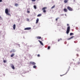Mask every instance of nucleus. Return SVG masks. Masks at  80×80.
I'll return each instance as SVG.
<instances>
[{"label":"nucleus","mask_w":80,"mask_h":80,"mask_svg":"<svg viewBox=\"0 0 80 80\" xmlns=\"http://www.w3.org/2000/svg\"><path fill=\"white\" fill-rule=\"evenodd\" d=\"M55 7V5H54L53 6H52V8H51V9H53V8H54Z\"/></svg>","instance_id":"obj_18"},{"label":"nucleus","mask_w":80,"mask_h":80,"mask_svg":"<svg viewBox=\"0 0 80 80\" xmlns=\"http://www.w3.org/2000/svg\"><path fill=\"white\" fill-rule=\"evenodd\" d=\"M34 8H35V9H37V6H36V5H34Z\"/></svg>","instance_id":"obj_19"},{"label":"nucleus","mask_w":80,"mask_h":80,"mask_svg":"<svg viewBox=\"0 0 80 80\" xmlns=\"http://www.w3.org/2000/svg\"><path fill=\"white\" fill-rule=\"evenodd\" d=\"M74 36H72L70 38H69L68 39V40H70V39H72V38H74Z\"/></svg>","instance_id":"obj_10"},{"label":"nucleus","mask_w":80,"mask_h":80,"mask_svg":"<svg viewBox=\"0 0 80 80\" xmlns=\"http://www.w3.org/2000/svg\"><path fill=\"white\" fill-rule=\"evenodd\" d=\"M60 39H58V42H60Z\"/></svg>","instance_id":"obj_32"},{"label":"nucleus","mask_w":80,"mask_h":80,"mask_svg":"<svg viewBox=\"0 0 80 80\" xmlns=\"http://www.w3.org/2000/svg\"><path fill=\"white\" fill-rule=\"evenodd\" d=\"M30 29H31V28H24L25 30H30Z\"/></svg>","instance_id":"obj_7"},{"label":"nucleus","mask_w":80,"mask_h":80,"mask_svg":"<svg viewBox=\"0 0 80 80\" xmlns=\"http://www.w3.org/2000/svg\"><path fill=\"white\" fill-rule=\"evenodd\" d=\"M30 63L31 65H36V63H35V62H30Z\"/></svg>","instance_id":"obj_5"},{"label":"nucleus","mask_w":80,"mask_h":80,"mask_svg":"<svg viewBox=\"0 0 80 80\" xmlns=\"http://www.w3.org/2000/svg\"><path fill=\"white\" fill-rule=\"evenodd\" d=\"M74 1H75V0H74Z\"/></svg>","instance_id":"obj_39"},{"label":"nucleus","mask_w":80,"mask_h":80,"mask_svg":"<svg viewBox=\"0 0 80 80\" xmlns=\"http://www.w3.org/2000/svg\"><path fill=\"white\" fill-rule=\"evenodd\" d=\"M67 73H68V71L65 74H62V75H60L61 77H62V76H63V75H66V74H67Z\"/></svg>","instance_id":"obj_12"},{"label":"nucleus","mask_w":80,"mask_h":80,"mask_svg":"<svg viewBox=\"0 0 80 80\" xmlns=\"http://www.w3.org/2000/svg\"><path fill=\"white\" fill-rule=\"evenodd\" d=\"M77 55L78 56V54H77Z\"/></svg>","instance_id":"obj_38"},{"label":"nucleus","mask_w":80,"mask_h":80,"mask_svg":"<svg viewBox=\"0 0 80 80\" xmlns=\"http://www.w3.org/2000/svg\"><path fill=\"white\" fill-rule=\"evenodd\" d=\"M27 21H29V19H27Z\"/></svg>","instance_id":"obj_34"},{"label":"nucleus","mask_w":80,"mask_h":80,"mask_svg":"<svg viewBox=\"0 0 80 80\" xmlns=\"http://www.w3.org/2000/svg\"><path fill=\"white\" fill-rule=\"evenodd\" d=\"M15 28H16V25L15 24H14L13 25V30H15Z\"/></svg>","instance_id":"obj_8"},{"label":"nucleus","mask_w":80,"mask_h":80,"mask_svg":"<svg viewBox=\"0 0 80 80\" xmlns=\"http://www.w3.org/2000/svg\"><path fill=\"white\" fill-rule=\"evenodd\" d=\"M68 0H64V3H67V2H68Z\"/></svg>","instance_id":"obj_15"},{"label":"nucleus","mask_w":80,"mask_h":80,"mask_svg":"<svg viewBox=\"0 0 80 80\" xmlns=\"http://www.w3.org/2000/svg\"><path fill=\"white\" fill-rule=\"evenodd\" d=\"M32 2H35L36 0H32Z\"/></svg>","instance_id":"obj_27"},{"label":"nucleus","mask_w":80,"mask_h":80,"mask_svg":"<svg viewBox=\"0 0 80 80\" xmlns=\"http://www.w3.org/2000/svg\"><path fill=\"white\" fill-rule=\"evenodd\" d=\"M33 68H37V66H36V65H34L33 66Z\"/></svg>","instance_id":"obj_20"},{"label":"nucleus","mask_w":80,"mask_h":80,"mask_svg":"<svg viewBox=\"0 0 80 80\" xmlns=\"http://www.w3.org/2000/svg\"><path fill=\"white\" fill-rule=\"evenodd\" d=\"M1 18V16H0V19Z\"/></svg>","instance_id":"obj_36"},{"label":"nucleus","mask_w":80,"mask_h":80,"mask_svg":"<svg viewBox=\"0 0 80 80\" xmlns=\"http://www.w3.org/2000/svg\"><path fill=\"white\" fill-rule=\"evenodd\" d=\"M64 11L65 12H67V11H68V10L66 8H64Z\"/></svg>","instance_id":"obj_13"},{"label":"nucleus","mask_w":80,"mask_h":80,"mask_svg":"<svg viewBox=\"0 0 80 80\" xmlns=\"http://www.w3.org/2000/svg\"><path fill=\"white\" fill-rule=\"evenodd\" d=\"M38 21H39V19H38V18H37L36 20V23H38Z\"/></svg>","instance_id":"obj_14"},{"label":"nucleus","mask_w":80,"mask_h":80,"mask_svg":"<svg viewBox=\"0 0 80 80\" xmlns=\"http://www.w3.org/2000/svg\"><path fill=\"white\" fill-rule=\"evenodd\" d=\"M41 16H42V14H39L38 15L37 17H41Z\"/></svg>","instance_id":"obj_17"},{"label":"nucleus","mask_w":80,"mask_h":80,"mask_svg":"<svg viewBox=\"0 0 80 80\" xmlns=\"http://www.w3.org/2000/svg\"><path fill=\"white\" fill-rule=\"evenodd\" d=\"M14 55H15V54L14 53H12L11 54V57H13V56H14Z\"/></svg>","instance_id":"obj_16"},{"label":"nucleus","mask_w":80,"mask_h":80,"mask_svg":"<svg viewBox=\"0 0 80 80\" xmlns=\"http://www.w3.org/2000/svg\"><path fill=\"white\" fill-rule=\"evenodd\" d=\"M38 57H40V54H38Z\"/></svg>","instance_id":"obj_28"},{"label":"nucleus","mask_w":80,"mask_h":80,"mask_svg":"<svg viewBox=\"0 0 80 80\" xmlns=\"http://www.w3.org/2000/svg\"><path fill=\"white\" fill-rule=\"evenodd\" d=\"M12 52H15V50L14 49H13V50H12Z\"/></svg>","instance_id":"obj_25"},{"label":"nucleus","mask_w":80,"mask_h":80,"mask_svg":"<svg viewBox=\"0 0 80 80\" xmlns=\"http://www.w3.org/2000/svg\"><path fill=\"white\" fill-rule=\"evenodd\" d=\"M48 50H50V47L48 46Z\"/></svg>","instance_id":"obj_22"},{"label":"nucleus","mask_w":80,"mask_h":80,"mask_svg":"<svg viewBox=\"0 0 80 80\" xmlns=\"http://www.w3.org/2000/svg\"><path fill=\"white\" fill-rule=\"evenodd\" d=\"M67 26H69V24H67Z\"/></svg>","instance_id":"obj_35"},{"label":"nucleus","mask_w":80,"mask_h":80,"mask_svg":"<svg viewBox=\"0 0 80 80\" xmlns=\"http://www.w3.org/2000/svg\"><path fill=\"white\" fill-rule=\"evenodd\" d=\"M80 61H79L78 62V65H79V64H80Z\"/></svg>","instance_id":"obj_26"},{"label":"nucleus","mask_w":80,"mask_h":80,"mask_svg":"<svg viewBox=\"0 0 80 80\" xmlns=\"http://www.w3.org/2000/svg\"><path fill=\"white\" fill-rule=\"evenodd\" d=\"M10 52V53H12V52H13V51L12 50Z\"/></svg>","instance_id":"obj_30"},{"label":"nucleus","mask_w":80,"mask_h":80,"mask_svg":"<svg viewBox=\"0 0 80 80\" xmlns=\"http://www.w3.org/2000/svg\"><path fill=\"white\" fill-rule=\"evenodd\" d=\"M11 67L12 69H15V66H14L13 64H12L11 65Z\"/></svg>","instance_id":"obj_6"},{"label":"nucleus","mask_w":80,"mask_h":80,"mask_svg":"<svg viewBox=\"0 0 80 80\" xmlns=\"http://www.w3.org/2000/svg\"><path fill=\"white\" fill-rule=\"evenodd\" d=\"M27 12H28V13H30V11H27Z\"/></svg>","instance_id":"obj_31"},{"label":"nucleus","mask_w":80,"mask_h":80,"mask_svg":"<svg viewBox=\"0 0 80 80\" xmlns=\"http://www.w3.org/2000/svg\"><path fill=\"white\" fill-rule=\"evenodd\" d=\"M38 42H39L40 43V44H41L42 45H43V42H42V41H41L40 40H38Z\"/></svg>","instance_id":"obj_9"},{"label":"nucleus","mask_w":80,"mask_h":80,"mask_svg":"<svg viewBox=\"0 0 80 80\" xmlns=\"http://www.w3.org/2000/svg\"><path fill=\"white\" fill-rule=\"evenodd\" d=\"M3 62H4V63H6L7 62L6 61V60H4L3 61Z\"/></svg>","instance_id":"obj_24"},{"label":"nucleus","mask_w":80,"mask_h":80,"mask_svg":"<svg viewBox=\"0 0 80 80\" xmlns=\"http://www.w3.org/2000/svg\"><path fill=\"white\" fill-rule=\"evenodd\" d=\"M2 2V0H0V2Z\"/></svg>","instance_id":"obj_33"},{"label":"nucleus","mask_w":80,"mask_h":80,"mask_svg":"<svg viewBox=\"0 0 80 80\" xmlns=\"http://www.w3.org/2000/svg\"><path fill=\"white\" fill-rule=\"evenodd\" d=\"M37 39H41L42 38V37L40 36H38L37 37Z\"/></svg>","instance_id":"obj_11"},{"label":"nucleus","mask_w":80,"mask_h":80,"mask_svg":"<svg viewBox=\"0 0 80 80\" xmlns=\"http://www.w3.org/2000/svg\"><path fill=\"white\" fill-rule=\"evenodd\" d=\"M47 7H44L42 8V10H43V12L44 13H46V10L45 9H47Z\"/></svg>","instance_id":"obj_3"},{"label":"nucleus","mask_w":80,"mask_h":80,"mask_svg":"<svg viewBox=\"0 0 80 80\" xmlns=\"http://www.w3.org/2000/svg\"><path fill=\"white\" fill-rule=\"evenodd\" d=\"M60 40H62V39H60Z\"/></svg>","instance_id":"obj_37"},{"label":"nucleus","mask_w":80,"mask_h":80,"mask_svg":"<svg viewBox=\"0 0 80 80\" xmlns=\"http://www.w3.org/2000/svg\"><path fill=\"white\" fill-rule=\"evenodd\" d=\"M70 27L68 26L67 28L66 33L68 34L70 32Z\"/></svg>","instance_id":"obj_1"},{"label":"nucleus","mask_w":80,"mask_h":80,"mask_svg":"<svg viewBox=\"0 0 80 80\" xmlns=\"http://www.w3.org/2000/svg\"><path fill=\"white\" fill-rule=\"evenodd\" d=\"M5 12L8 15H9V16H10V13H8V9L6 8L5 9Z\"/></svg>","instance_id":"obj_2"},{"label":"nucleus","mask_w":80,"mask_h":80,"mask_svg":"<svg viewBox=\"0 0 80 80\" xmlns=\"http://www.w3.org/2000/svg\"><path fill=\"white\" fill-rule=\"evenodd\" d=\"M56 21H57L58 20V18H56Z\"/></svg>","instance_id":"obj_29"},{"label":"nucleus","mask_w":80,"mask_h":80,"mask_svg":"<svg viewBox=\"0 0 80 80\" xmlns=\"http://www.w3.org/2000/svg\"><path fill=\"white\" fill-rule=\"evenodd\" d=\"M70 35H74L73 33H70Z\"/></svg>","instance_id":"obj_21"},{"label":"nucleus","mask_w":80,"mask_h":80,"mask_svg":"<svg viewBox=\"0 0 80 80\" xmlns=\"http://www.w3.org/2000/svg\"><path fill=\"white\" fill-rule=\"evenodd\" d=\"M67 9H68V10L69 11H73V9L71 7H70L69 6H68L67 8Z\"/></svg>","instance_id":"obj_4"},{"label":"nucleus","mask_w":80,"mask_h":80,"mask_svg":"<svg viewBox=\"0 0 80 80\" xmlns=\"http://www.w3.org/2000/svg\"><path fill=\"white\" fill-rule=\"evenodd\" d=\"M18 6V4H15V6H16V7H17V6Z\"/></svg>","instance_id":"obj_23"}]
</instances>
